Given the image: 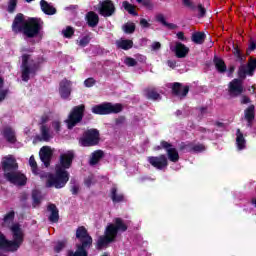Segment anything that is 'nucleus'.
Masks as SVG:
<instances>
[{
	"mask_svg": "<svg viewBox=\"0 0 256 256\" xmlns=\"http://www.w3.org/2000/svg\"><path fill=\"white\" fill-rule=\"evenodd\" d=\"M95 84H96V80H94V78H88L84 82V85L86 86V88H92L93 86H95Z\"/></svg>",
	"mask_w": 256,
	"mask_h": 256,
	"instance_id": "obj_45",
	"label": "nucleus"
},
{
	"mask_svg": "<svg viewBox=\"0 0 256 256\" xmlns=\"http://www.w3.org/2000/svg\"><path fill=\"white\" fill-rule=\"evenodd\" d=\"M183 4L190 8L191 10H196L197 6L192 2V0H183Z\"/></svg>",
	"mask_w": 256,
	"mask_h": 256,
	"instance_id": "obj_44",
	"label": "nucleus"
},
{
	"mask_svg": "<svg viewBox=\"0 0 256 256\" xmlns=\"http://www.w3.org/2000/svg\"><path fill=\"white\" fill-rule=\"evenodd\" d=\"M111 199L114 203H120L124 200V195L117 193V188L113 187L111 190Z\"/></svg>",
	"mask_w": 256,
	"mask_h": 256,
	"instance_id": "obj_33",
	"label": "nucleus"
},
{
	"mask_svg": "<svg viewBox=\"0 0 256 256\" xmlns=\"http://www.w3.org/2000/svg\"><path fill=\"white\" fill-rule=\"evenodd\" d=\"M2 134L4 138L9 141V143H15L17 140L16 132L14 131L13 127H4Z\"/></svg>",
	"mask_w": 256,
	"mask_h": 256,
	"instance_id": "obj_22",
	"label": "nucleus"
},
{
	"mask_svg": "<svg viewBox=\"0 0 256 256\" xmlns=\"http://www.w3.org/2000/svg\"><path fill=\"white\" fill-rule=\"evenodd\" d=\"M52 127L55 129V131L58 133L61 129V122L56 120L52 122Z\"/></svg>",
	"mask_w": 256,
	"mask_h": 256,
	"instance_id": "obj_48",
	"label": "nucleus"
},
{
	"mask_svg": "<svg viewBox=\"0 0 256 256\" xmlns=\"http://www.w3.org/2000/svg\"><path fill=\"white\" fill-rule=\"evenodd\" d=\"M116 46L117 48H121L122 50H130V48H133V40H117Z\"/></svg>",
	"mask_w": 256,
	"mask_h": 256,
	"instance_id": "obj_29",
	"label": "nucleus"
},
{
	"mask_svg": "<svg viewBox=\"0 0 256 256\" xmlns=\"http://www.w3.org/2000/svg\"><path fill=\"white\" fill-rule=\"evenodd\" d=\"M148 161L153 167H156V169H164L165 167H168V159L166 155L148 157Z\"/></svg>",
	"mask_w": 256,
	"mask_h": 256,
	"instance_id": "obj_15",
	"label": "nucleus"
},
{
	"mask_svg": "<svg viewBox=\"0 0 256 256\" xmlns=\"http://www.w3.org/2000/svg\"><path fill=\"white\" fill-rule=\"evenodd\" d=\"M20 70L23 82H29L31 78L36 76L39 70V64L33 60L32 56L24 54L22 56V64L20 66Z\"/></svg>",
	"mask_w": 256,
	"mask_h": 256,
	"instance_id": "obj_6",
	"label": "nucleus"
},
{
	"mask_svg": "<svg viewBox=\"0 0 256 256\" xmlns=\"http://www.w3.org/2000/svg\"><path fill=\"white\" fill-rule=\"evenodd\" d=\"M76 239L80 244H76V250H69L67 256H88V250L93 245V239L90 237L86 227H78L76 230Z\"/></svg>",
	"mask_w": 256,
	"mask_h": 256,
	"instance_id": "obj_5",
	"label": "nucleus"
},
{
	"mask_svg": "<svg viewBox=\"0 0 256 256\" xmlns=\"http://www.w3.org/2000/svg\"><path fill=\"white\" fill-rule=\"evenodd\" d=\"M86 20L88 22V25L94 28L99 24V16L96 14V12L90 11L86 14Z\"/></svg>",
	"mask_w": 256,
	"mask_h": 256,
	"instance_id": "obj_24",
	"label": "nucleus"
},
{
	"mask_svg": "<svg viewBox=\"0 0 256 256\" xmlns=\"http://www.w3.org/2000/svg\"><path fill=\"white\" fill-rule=\"evenodd\" d=\"M144 95L147 99H153V101H158V99H162L160 94L154 88H148L144 91Z\"/></svg>",
	"mask_w": 256,
	"mask_h": 256,
	"instance_id": "obj_30",
	"label": "nucleus"
},
{
	"mask_svg": "<svg viewBox=\"0 0 256 256\" xmlns=\"http://www.w3.org/2000/svg\"><path fill=\"white\" fill-rule=\"evenodd\" d=\"M188 92L189 86H182V84L179 82L172 84V94H174V96L180 97V99H182V97L187 96Z\"/></svg>",
	"mask_w": 256,
	"mask_h": 256,
	"instance_id": "obj_18",
	"label": "nucleus"
},
{
	"mask_svg": "<svg viewBox=\"0 0 256 256\" xmlns=\"http://www.w3.org/2000/svg\"><path fill=\"white\" fill-rule=\"evenodd\" d=\"M90 36H83L78 42L79 46L85 47L90 43Z\"/></svg>",
	"mask_w": 256,
	"mask_h": 256,
	"instance_id": "obj_42",
	"label": "nucleus"
},
{
	"mask_svg": "<svg viewBox=\"0 0 256 256\" xmlns=\"http://www.w3.org/2000/svg\"><path fill=\"white\" fill-rule=\"evenodd\" d=\"M115 10H116V8H115L112 0H105L101 4L100 14H102V16H112V14H114Z\"/></svg>",
	"mask_w": 256,
	"mask_h": 256,
	"instance_id": "obj_19",
	"label": "nucleus"
},
{
	"mask_svg": "<svg viewBox=\"0 0 256 256\" xmlns=\"http://www.w3.org/2000/svg\"><path fill=\"white\" fill-rule=\"evenodd\" d=\"M39 154H40V159L44 163V165L46 167H49L50 161H51L52 155H53V151H52L51 147H49L47 145L44 147H41Z\"/></svg>",
	"mask_w": 256,
	"mask_h": 256,
	"instance_id": "obj_17",
	"label": "nucleus"
},
{
	"mask_svg": "<svg viewBox=\"0 0 256 256\" xmlns=\"http://www.w3.org/2000/svg\"><path fill=\"white\" fill-rule=\"evenodd\" d=\"M122 104H111V102H107V104H99V106H93V113H99L100 115H106L108 113H120L123 111Z\"/></svg>",
	"mask_w": 256,
	"mask_h": 256,
	"instance_id": "obj_9",
	"label": "nucleus"
},
{
	"mask_svg": "<svg viewBox=\"0 0 256 256\" xmlns=\"http://www.w3.org/2000/svg\"><path fill=\"white\" fill-rule=\"evenodd\" d=\"M249 48H250V50H255L256 42H254V41L250 42Z\"/></svg>",
	"mask_w": 256,
	"mask_h": 256,
	"instance_id": "obj_59",
	"label": "nucleus"
},
{
	"mask_svg": "<svg viewBox=\"0 0 256 256\" xmlns=\"http://www.w3.org/2000/svg\"><path fill=\"white\" fill-rule=\"evenodd\" d=\"M29 164H30V167L32 169V172L35 175H37L38 174V167H37V161H35L34 155H31V157L29 159Z\"/></svg>",
	"mask_w": 256,
	"mask_h": 256,
	"instance_id": "obj_39",
	"label": "nucleus"
},
{
	"mask_svg": "<svg viewBox=\"0 0 256 256\" xmlns=\"http://www.w3.org/2000/svg\"><path fill=\"white\" fill-rule=\"evenodd\" d=\"M79 190H80L79 185H73L71 187V191H72L73 195H77L79 193Z\"/></svg>",
	"mask_w": 256,
	"mask_h": 256,
	"instance_id": "obj_54",
	"label": "nucleus"
},
{
	"mask_svg": "<svg viewBox=\"0 0 256 256\" xmlns=\"http://www.w3.org/2000/svg\"><path fill=\"white\" fill-rule=\"evenodd\" d=\"M122 5L125 8V10L129 12V14H133L134 16H137V12L135 11V6L133 4H131L127 0H124Z\"/></svg>",
	"mask_w": 256,
	"mask_h": 256,
	"instance_id": "obj_38",
	"label": "nucleus"
},
{
	"mask_svg": "<svg viewBox=\"0 0 256 256\" xmlns=\"http://www.w3.org/2000/svg\"><path fill=\"white\" fill-rule=\"evenodd\" d=\"M17 2L18 0H9L8 2V12H14L15 11V8L17 6Z\"/></svg>",
	"mask_w": 256,
	"mask_h": 256,
	"instance_id": "obj_43",
	"label": "nucleus"
},
{
	"mask_svg": "<svg viewBox=\"0 0 256 256\" xmlns=\"http://www.w3.org/2000/svg\"><path fill=\"white\" fill-rule=\"evenodd\" d=\"M85 106L81 104V106H75V108L70 111L68 118L66 119V123L69 129H73L77 123L82 121L84 116Z\"/></svg>",
	"mask_w": 256,
	"mask_h": 256,
	"instance_id": "obj_8",
	"label": "nucleus"
},
{
	"mask_svg": "<svg viewBox=\"0 0 256 256\" xmlns=\"http://www.w3.org/2000/svg\"><path fill=\"white\" fill-rule=\"evenodd\" d=\"M122 28L126 34H133V32H135L136 26H135L134 22H127L126 24H124L122 26Z\"/></svg>",
	"mask_w": 256,
	"mask_h": 256,
	"instance_id": "obj_37",
	"label": "nucleus"
},
{
	"mask_svg": "<svg viewBox=\"0 0 256 256\" xmlns=\"http://www.w3.org/2000/svg\"><path fill=\"white\" fill-rule=\"evenodd\" d=\"M74 153L73 151H67L60 155V163L56 165V175L51 173H45L41 177H46V187H55L56 189H61L65 187L69 181V173L67 169L71 167L73 163Z\"/></svg>",
	"mask_w": 256,
	"mask_h": 256,
	"instance_id": "obj_2",
	"label": "nucleus"
},
{
	"mask_svg": "<svg viewBox=\"0 0 256 256\" xmlns=\"http://www.w3.org/2000/svg\"><path fill=\"white\" fill-rule=\"evenodd\" d=\"M244 92V86H243V78L234 79L229 84V94L230 96H240Z\"/></svg>",
	"mask_w": 256,
	"mask_h": 256,
	"instance_id": "obj_12",
	"label": "nucleus"
},
{
	"mask_svg": "<svg viewBox=\"0 0 256 256\" xmlns=\"http://www.w3.org/2000/svg\"><path fill=\"white\" fill-rule=\"evenodd\" d=\"M255 69H256V60L251 59L250 62H248V66H245V65L240 66L238 70V76L239 78H242V80H245L247 74H250V76L253 75V72Z\"/></svg>",
	"mask_w": 256,
	"mask_h": 256,
	"instance_id": "obj_14",
	"label": "nucleus"
},
{
	"mask_svg": "<svg viewBox=\"0 0 256 256\" xmlns=\"http://www.w3.org/2000/svg\"><path fill=\"white\" fill-rule=\"evenodd\" d=\"M235 72V66H231V68L229 69V76H231L233 73Z\"/></svg>",
	"mask_w": 256,
	"mask_h": 256,
	"instance_id": "obj_60",
	"label": "nucleus"
},
{
	"mask_svg": "<svg viewBox=\"0 0 256 256\" xmlns=\"http://www.w3.org/2000/svg\"><path fill=\"white\" fill-rule=\"evenodd\" d=\"M125 64L127 66H137V60L135 58H126Z\"/></svg>",
	"mask_w": 256,
	"mask_h": 256,
	"instance_id": "obj_47",
	"label": "nucleus"
},
{
	"mask_svg": "<svg viewBox=\"0 0 256 256\" xmlns=\"http://www.w3.org/2000/svg\"><path fill=\"white\" fill-rule=\"evenodd\" d=\"M128 227L124 223L123 219L116 218L113 223H109L104 231V235L99 237L97 241V249H104L108 247L109 243L115 241L119 232L124 233L127 231Z\"/></svg>",
	"mask_w": 256,
	"mask_h": 256,
	"instance_id": "obj_4",
	"label": "nucleus"
},
{
	"mask_svg": "<svg viewBox=\"0 0 256 256\" xmlns=\"http://www.w3.org/2000/svg\"><path fill=\"white\" fill-rule=\"evenodd\" d=\"M3 86H4V80H2V78H0V90H1V88H3Z\"/></svg>",
	"mask_w": 256,
	"mask_h": 256,
	"instance_id": "obj_62",
	"label": "nucleus"
},
{
	"mask_svg": "<svg viewBox=\"0 0 256 256\" xmlns=\"http://www.w3.org/2000/svg\"><path fill=\"white\" fill-rule=\"evenodd\" d=\"M33 207H39L42 197L40 191H33L32 193Z\"/></svg>",
	"mask_w": 256,
	"mask_h": 256,
	"instance_id": "obj_36",
	"label": "nucleus"
},
{
	"mask_svg": "<svg viewBox=\"0 0 256 256\" xmlns=\"http://www.w3.org/2000/svg\"><path fill=\"white\" fill-rule=\"evenodd\" d=\"M8 94H9V90H1L0 91V103H1V101H4V99H6Z\"/></svg>",
	"mask_w": 256,
	"mask_h": 256,
	"instance_id": "obj_50",
	"label": "nucleus"
},
{
	"mask_svg": "<svg viewBox=\"0 0 256 256\" xmlns=\"http://www.w3.org/2000/svg\"><path fill=\"white\" fill-rule=\"evenodd\" d=\"M143 6H146V8H149L150 10L154 8V4H152V2H150L149 0H143Z\"/></svg>",
	"mask_w": 256,
	"mask_h": 256,
	"instance_id": "obj_52",
	"label": "nucleus"
},
{
	"mask_svg": "<svg viewBox=\"0 0 256 256\" xmlns=\"http://www.w3.org/2000/svg\"><path fill=\"white\" fill-rule=\"evenodd\" d=\"M14 219V211H10L4 217L3 227H9L13 240H7L5 235L0 231V249L2 251H18L24 241L21 225L19 223H13Z\"/></svg>",
	"mask_w": 256,
	"mask_h": 256,
	"instance_id": "obj_1",
	"label": "nucleus"
},
{
	"mask_svg": "<svg viewBox=\"0 0 256 256\" xmlns=\"http://www.w3.org/2000/svg\"><path fill=\"white\" fill-rule=\"evenodd\" d=\"M236 145L239 150L245 149L246 147V139L241 129H237L236 131Z\"/></svg>",
	"mask_w": 256,
	"mask_h": 256,
	"instance_id": "obj_25",
	"label": "nucleus"
},
{
	"mask_svg": "<svg viewBox=\"0 0 256 256\" xmlns=\"http://www.w3.org/2000/svg\"><path fill=\"white\" fill-rule=\"evenodd\" d=\"M53 137L52 131H50V128L47 127V125L41 126V140L43 141H49Z\"/></svg>",
	"mask_w": 256,
	"mask_h": 256,
	"instance_id": "obj_28",
	"label": "nucleus"
},
{
	"mask_svg": "<svg viewBox=\"0 0 256 256\" xmlns=\"http://www.w3.org/2000/svg\"><path fill=\"white\" fill-rule=\"evenodd\" d=\"M252 204L255 205V207H256V197H254V198L252 199Z\"/></svg>",
	"mask_w": 256,
	"mask_h": 256,
	"instance_id": "obj_63",
	"label": "nucleus"
},
{
	"mask_svg": "<svg viewBox=\"0 0 256 256\" xmlns=\"http://www.w3.org/2000/svg\"><path fill=\"white\" fill-rule=\"evenodd\" d=\"M42 20L40 18H29L24 20L23 14H17L13 20V32H23L28 38H34L39 34L42 28Z\"/></svg>",
	"mask_w": 256,
	"mask_h": 256,
	"instance_id": "obj_3",
	"label": "nucleus"
},
{
	"mask_svg": "<svg viewBox=\"0 0 256 256\" xmlns=\"http://www.w3.org/2000/svg\"><path fill=\"white\" fill-rule=\"evenodd\" d=\"M167 64L170 68H175L176 66V62L174 60H168Z\"/></svg>",
	"mask_w": 256,
	"mask_h": 256,
	"instance_id": "obj_58",
	"label": "nucleus"
},
{
	"mask_svg": "<svg viewBox=\"0 0 256 256\" xmlns=\"http://www.w3.org/2000/svg\"><path fill=\"white\" fill-rule=\"evenodd\" d=\"M180 149H187V151H195V152H201L205 151L206 147L202 143H198L197 145H194L193 147L191 145H181Z\"/></svg>",
	"mask_w": 256,
	"mask_h": 256,
	"instance_id": "obj_31",
	"label": "nucleus"
},
{
	"mask_svg": "<svg viewBox=\"0 0 256 256\" xmlns=\"http://www.w3.org/2000/svg\"><path fill=\"white\" fill-rule=\"evenodd\" d=\"M65 245H66V242H57V244L55 245V252L60 253L62 249H65Z\"/></svg>",
	"mask_w": 256,
	"mask_h": 256,
	"instance_id": "obj_46",
	"label": "nucleus"
},
{
	"mask_svg": "<svg viewBox=\"0 0 256 256\" xmlns=\"http://www.w3.org/2000/svg\"><path fill=\"white\" fill-rule=\"evenodd\" d=\"M176 36H177L178 40H183V41L187 40L184 32H177Z\"/></svg>",
	"mask_w": 256,
	"mask_h": 256,
	"instance_id": "obj_55",
	"label": "nucleus"
},
{
	"mask_svg": "<svg viewBox=\"0 0 256 256\" xmlns=\"http://www.w3.org/2000/svg\"><path fill=\"white\" fill-rule=\"evenodd\" d=\"M100 141V133L98 129H88L84 131L83 136L79 139L80 145L83 147H90L97 145Z\"/></svg>",
	"mask_w": 256,
	"mask_h": 256,
	"instance_id": "obj_7",
	"label": "nucleus"
},
{
	"mask_svg": "<svg viewBox=\"0 0 256 256\" xmlns=\"http://www.w3.org/2000/svg\"><path fill=\"white\" fill-rule=\"evenodd\" d=\"M172 50L175 52L177 58H186L190 52V48L182 44V42H175V46Z\"/></svg>",
	"mask_w": 256,
	"mask_h": 256,
	"instance_id": "obj_20",
	"label": "nucleus"
},
{
	"mask_svg": "<svg viewBox=\"0 0 256 256\" xmlns=\"http://www.w3.org/2000/svg\"><path fill=\"white\" fill-rule=\"evenodd\" d=\"M249 98H247V96H244V98H242V103H249Z\"/></svg>",
	"mask_w": 256,
	"mask_h": 256,
	"instance_id": "obj_61",
	"label": "nucleus"
},
{
	"mask_svg": "<svg viewBox=\"0 0 256 256\" xmlns=\"http://www.w3.org/2000/svg\"><path fill=\"white\" fill-rule=\"evenodd\" d=\"M214 64L218 72H226L227 66L221 58H214Z\"/></svg>",
	"mask_w": 256,
	"mask_h": 256,
	"instance_id": "obj_34",
	"label": "nucleus"
},
{
	"mask_svg": "<svg viewBox=\"0 0 256 256\" xmlns=\"http://www.w3.org/2000/svg\"><path fill=\"white\" fill-rule=\"evenodd\" d=\"M140 24L143 28H150L151 24L145 18H141Z\"/></svg>",
	"mask_w": 256,
	"mask_h": 256,
	"instance_id": "obj_51",
	"label": "nucleus"
},
{
	"mask_svg": "<svg viewBox=\"0 0 256 256\" xmlns=\"http://www.w3.org/2000/svg\"><path fill=\"white\" fill-rule=\"evenodd\" d=\"M197 10H198V16L200 18H203L207 14L206 8L203 6V4H198L197 5Z\"/></svg>",
	"mask_w": 256,
	"mask_h": 256,
	"instance_id": "obj_41",
	"label": "nucleus"
},
{
	"mask_svg": "<svg viewBox=\"0 0 256 256\" xmlns=\"http://www.w3.org/2000/svg\"><path fill=\"white\" fill-rule=\"evenodd\" d=\"M41 8L45 14H56V8L49 4L46 0H41L40 1Z\"/></svg>",
	"mask_w": 256,
	"mask_h": 256,
	"instance_id": "obj_26",
	"label": "nucleus"
},
{
	"mask_svg": "<svg viewBox=\"0 0 256 256\" xmlns=\"http://www.w3.org/2000/svg\"><path fill=\"white\" fill-rule=\"evenodd\" d=\"M62 34L66 38H71V36H73V34H74V30L71 26H67L64 30H62Z\"/></svg>",
	"mask_w": 256,
	"mask_h": 256,
	"instance_id": "obj_40",
	"label": "nucleus"
},
{
	"mask_svg": "<svg viewBox=\"0 0 256 256\" xmlns=\"http://www.w3.org/2000/svg\"><path fill=\"white\" fill-rule=\"evenodd\" d=\"M104 157V151L101 149H98L97 151H93L91 153L90 158H89V165H97L99 161Z\"/></svg>",
	"mask_w": 256,
	"mask_h": 256,
	"instance_id": "obj_23",
	"label": "nucleus"
},
{
	"mask_svg": "<svg viewBox=\"0 0 256 256\" xmlns=\"http://www.w3.org/2000/svg\"><path fill=\"white\" fill-rule=\"evenodd\" d=\"M48 211L50 213L49 221H51V223H58V221H59V209H57L56 205H54L53 203H50L48 205Z\"/></svg>",
	"mask_w": 256,
	"mask_h": 256,
	"instance_id": "obj_21",
	"label": "nucleus"
},
{
	"mask_svg": "<svg viewBox=\"0 0 256 256\" xmlns=\"http://www.w3.org/2000/svg\"><path fill=\"white\" fill-rule=\"evenodd\" d=\"M161 147H163V149H166V153L168 155V159H170V161H173L174 163H176L177 161H179V153L177 151V149L175 147H173V145H171V143H169L168 141H161L160 145H157V147H155L156 150L161 149Z\"/></svg>",
	"mask_w": 256,
	"mask_h": 256,
	"instance_id": "obj_10",
	"label": "nucleus"
},
{
	"mask_svg": "<svg viewBox=\"0 0 256 256\" xmlns=\"http://www.w3.org/2000/svg\"><path fill=\"white\" fill-rule=\"evenodd\" d=\"M47 121H49V115L44 114L41 117V123H47Z\"/></svg>",
	"mask_w": 256,
	"mask_h": 256,
	"instance_id": "obj_56",
	"label": "nucleus"
},
{
	"mask_svg": "<svg viewBox=\"0 0 256 256\" xmlns=\"http://www.w3.org/2000/svg\"><path fill=\"white\" fill-rule=\"evenodd\" d=\"M156 20L163 24V26H166V28H169L170 30H175L177 28V24L167 22L164 14H157Z\"/></svg>",
	"mask_w": 256,
	"mask_h": 256,
	"instance_id": "obj_27",
	"label": "nucleus"
},
{
	"mask_svg": "<svg viewBox=\"0 0 256 256\" xmlns=\"http://www.w3.org/2000/svg\"><path fill=\"white\" fill-rule=\"evenodd\" d=\"M207 108H199V115L200 117H203V115H205V113H207Z\"/></svg>",
	"mask_w": 256,
	"mask_h": 256,
	"instance_id": "obj_57",
	"label": "nucleus"
},
{
	"mask_svg": "<svg viewBox=\"0 0 256 256\" xmlns=\"http://www.w3.org/2000/svg\"><path fill=\"white\" fill-rule=\"evenodd\" d=\"M182 114V111L181 110H177L176 111V115H181Z\"/></svg>",
	"mask_w": 256,
	"mask_h": 256,
	"instance_id": "obj_64",
	"label": "nucleus"
},
{
	"mask_svg": "<svg viewBox=\"0 0 256 256\" xmlns=\"http://www.w3.org/2000/svg\"><path fill=\"white\" fill-rule=\"evenodd\" d=\"M2 167L5 171V177H7V173H11L14 169H18V163L16 162L15 157L8 155L7 157H3Z\"/></svg>",
	"mask_w": 256,
	"mask_h": 256,
	"instance_id": "obj_13",
	"label": "nucleus"
},
{
	"mask_svg": "<svg viewBox=\"0 0 256 256\" xmlns=\"http://www.w3.org/2000/svg\"><path fill=\"white\" fill-rule=\"evenodd\" d=\"M205 38H206L205 32H194L192 34V42H194L195 44H203V42L205 41Z\"/></svg>",
	"mask_w": 256,
	"mask_h": 256,
	"instance_id": "obj_32",
	"label": "nucleus"
},
{
	"mask_svg": "<svg viewBox=\"0 0 256 256\" xmlns=\"http://www.w3.org/2000/svg\"><path fill=\"white\" fill-rule=\"evenodd\" d=\"M72 92V84L69 80L60 82L59 94L63 99H69Z\"/></svg>",
	"mask_w": 256,
	"mask_h": 256,
	"instance_id": "obj_16",
	"label": "nucleus"
},
{
	"mask_svg": "<svg viewBox=\"0 0 256 256\" xmlns=\"http://www.w3.org/2000/svg\"><path fill=\"white\" fill-rule=\"evenodd\" d=\"M244 114L248 123H251L255 117V106H248V108H246L244 111Z\"/></svg>",
	"mask_w": 256,
	"mask_h": 256,
	"instance_id": "obj_35",
	"label": "nucleus"
},
{
	"mask_svg": "<svg viewBox=\"0 0 256 256\" xmlns=\"http://www.w3.org/2000/svg\"><path fill=\"white\" fill-rule=\"evenodd\" d=\"M6 179L14 185H25L27 181V177L20 171H17V169H13L11 173H7Z\"/></svg>",
	"mask_w": 256,
	"mask_h": 256,
	"instance_id": "obj_11",
	"label": "nucleus"
},
{
	"mask_svg": "<svg viewBox=\"0 0 256 256\" xmlns=\"http://www.w3.org/2000/svg\"><path fill=\"white\" fill-rule=\"evenodd\" d=\"M233 54L238 58V60H243V56L239 50V48L234 47Z\"/></svg>",
	"mask_w": 256,
	"mask_h": 256,
	"instance_id": "obj_49",
	"label": "nucleus"
},
{
	"mask_svg": "<svg viewBox=\"0 0 256 256\" xmlns=\"http://www.w3.org/2000/svg\"><path fill=\"white\" fill-rule=\"evenodd\" d=\"M160 48H161L160 42H153V43L151 44V49H152V50H160Z\"/></svg>",
	"mask_w": 256,
	"mask_h": 256,
	"instance_id": "obj_53",
	"label": "nucleus"
}]
</instances>
